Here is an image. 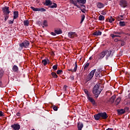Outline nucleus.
<instances>
[{
	"mask_svg": "<svg viewBox=\"0 0 130 130\" xmlns=\"http://www.w3.org/2000/svg\"><path fill=\"white\" fill-rule=\"evenodd\" d=\"M3 76H4V72L3 71H0V78L2 79L3 77Z\"/></svg>",
	"mask_w": 130,
	"mask_h": 130,
	"instance_id": "obj_44",
	"label": "nucleus"
},
{
	"mask_svg": "<svg viewBox=\"0 0 130 130\" xmlns=\"http://www.w3.org/2000/svg\"><path fill=\"white\" fill-rule=\"evenodd\" d=\"M87 0H77V2L79 6H81V5H85L86 4V2Z\"/></svg>",
	"mask_w": 130,
	"mask_h": 130,
	"instance_id": "obj_13",
	"label": "nucleus"
},
{
	"mask_svg": "<svg viewBox=\"0 0 130 130\" xmlns=\"http://www.w3.org/2000/svg\"><path fill=\"white\" fill-rule=\"evenodd\" d=\"M84 91L85 93L86 94L87 98H88V97H89V96H90V94L89 93V91H88V89H85L84 90Z\"/></svg>",
	"mask_w": 130,
	"mask_h": 130,
	"instance_id": "obj_28",
	"label": "nucleus"
},
{
	"mask_svg": "<svg viewBox=\"0 0 130 130\" xmlns=\"http://www.w3.org/2000/svg\"><path fill=\"white\" fill-rule=\"evenodd\" d=\"M101 71V69H98L96 71L95 73V77H98L99 75H100V71Z\"/></svg>",
	"mask_w": 130,
	"mask_h": 130,
	"instance_id": "obj_23",
	"label": "nucleus"
},
{
	"mask_svg": "<svg viewBox=\"0 0 130 130\" xmlns=\"http://www.w3.org/2000/svg\"><path fill=\"white\" fill-rule=\"evenodd\" d=\"M102 33H93L92 36H101Z\"/></svg>",
	"mask_w": 130,
	"mask_h": 130,
	"instance_id": "obj_35",
	"label": "nucleus"
},
{
	"mask_svg": "<svg viewBox=\"0 0 130 130\" xmlns=\"http://www.w3.org/2000/svg\"><path fill=\"white\" fill-rule=\"evenodd\" d=\"M89 59L90 60H91V59H93V57L90 56V57H89Z\"/></svg>",
	"mask_w": 130,
	"mask_h": 130,
	"instance_id": "obj_56",
	"label": "nucleus"
},
{
	"mask_svg": "<svg viewBox=\"0 0 130 130\" xmlns=\"http://www.w3.org/2000/svg\"><path fill=\"white\" fill-rule=\"evenodd\" d=\"M68 37L69 38H75L78 37V35L76 33H68Z\"/></svg>",
	"mask_w": 130,
	"mask_h": 130,
	"instance_id": "obj_11",
	"label": "nucleus"
},
{
	"mask_svg": "<svg viewBox=\"0 0 130 130\" xmlns=\"http://www.w3.org/2000/svg\"><path fill=\"white\" fill-rule=\"evenodd\" d=\"M11 127L14 130H19L20 128H21V126H20V124H14L11 125Z\"/></svg>",
	"mask_w": 130,
	"mask_h": 130,
	"instance_id": "obj_9",
	"label": "nucleus"
},
{
	"mask_svg": "<svg viewBox=\"0 0 130 130\" xmlns=\"http://www.w3.org/2000/svg\"><path fill=\"white\" fill-rule=\"evenodd\" d=\"M104 6V4L102 3H98L96 4V7L98 9H103Z\"/></svg>",
	"mask_w": 130,
	"mask_h": 130,
	"instance_id": "obj_12",
	"label": "nucleus"
},
{
	"mask_svg": "<svg viewBox=\"0 0 130 130\" xmlns=\"http://www.w3.org/2000/svg\"><path fill=\"white\" fill-rule=\"evenodd\" d=\"M53 36H56V34H60V33H51Z\"/></svg>",
	"mask_w": 130,
	"mask_h": 130,
	"instance_id": "obj_49",
	"label": "nucleus"
},
{
	"mask_svg": "<svg viewBox=\"0 0 130 130\" xmlns=\"http://www.w3.org/2000/svg\"><path fill=\"white\" fill-rule=\"evenodd\" d=\"M71 33H76V32H71Z\"/></svg>",
	"mask_w": 130,
	"mask_h": 130,
	"instance_id": "obj_62",
	"label": "nucleus"
},
{
	"mask_svg": "<svg viewBox=\"0 0 130 130\" xmlns=\"http://www.w3.org/2000/svg\"><path fill=\"white\" fill-rule=\"evenodd\" d=\"M36 2L37 4H39V3H40V0H36Z\"/></svg>",
	"mask_w": 130,
	"mask_h": 130,
	"instance_id": "obj_55",
	"label": "nucleus"
},
{
	"mask_svg": "<svg viewBox=\"0 0 130 130\" xmlns=\"http://www.w3.org/2000/svg\"><path fill=\"white\" fill-rule=\"evenodd\" d=\"M87 99L93 105H96V102H95V100L92 99V97H90V96H89L87 97Z\"/></svg>",
	"mask_w": 130,
	"mask_h": 130,
	"instance_id": "obj_10",
	"label": "nucleus"
},
{
	"mask_svg": "<svg viewBox=\"0 0 130 130\" xmlns=\"http://www.w3.org/2000/svg\"><path fill=\"white\" fill-rule=\"evenodd\" d=\"M43 28H44V27H47V20H44L43 22Z\"/></svg>",
	"mask_w": 130,
	"mask_h": 130,
	"instance_id": "obj_27",
	"label": "nucleus"
},
{
	"mask_svg": "<svg viewBox=\"0 0 130 130\" xmlns=\"http://www.w3.org/2000/svg\"><path fill=\"white\" fill-rule=\"evenodd\" d=\"M124 110H125V112H127V111H128V110H129V108L127 107H125Z\"/></svg>",
	"mask_w": 130,
	"mask_h": 130,
	"instance_id": "obj_45",
	"label": "nucleus"
},
{
	"mask_svg": "<svg viewBox=\"0 0 130 130\" xmlns=\"http://www.w3.org/2000/svg\"><path fill=\"white\" fill-rule=\"evenodd\" d=\"M9 9V8L8 6H5L4 7L2 8V12L3 13V15L4 16L5 22H6V21H8V19H9L10 13H11V11H10V10Z\"/></svg>",
	"mask_w": 130,
	"mask_h": 130,
	"instance_id": "obj_4",
	"label": "nucleus"
},
{
	"mask_svg": "<svg viewBox=\"0 0 130 130\" xmlns=\"http://www.w3.org/2000/svg\"><path fill=\"white\" fill-rule=\"evenodd\" d=\"M94 117L95 120H99L100 119H107L108 115H107V113H106V112H104L94 115Z\"/></svg>",
	"mask_w": 130,
	"mask_h": 130,
	"instance_id": "obj_3",
	"label": "nucleus"
},
{
	"mask_svg": "<svg viewBox=\"0 0 130 130\" xmlns=\"http://www.w3.org/2000/svg\"><path fill=\"white\" fill-rule=\"evenodd\" d=\"M0 116H5V115H4V113L2 111H0Z\"/></svg>",
	"mask_w": 130,
	"mask_h": 130,
	"instance_id": "obj_50",
	"label": "nucleus"
},
{
	"mask_svg": "<svg viewBox=\"0 0 130 130\" xmlns=\"http://www.w3.org/2000/svg\"><path fill=\"white\" fill-rule=\"evenodd\" d=\"M103 15H106V13L105 12H104L102 13Z\"/></svg>",
	"mask_w": 130,
	"mask_h": 130,
	"instance_id": "obj_58",
	"label": "nucleus"
},
{
	"mask_svg": "<svg viewBox=\"0 0 130 130\" xmlns=\"http://www.w3.org/2000/svg\"><path fill=\"white\" fill-rule=\"evenodd\" d=\"M42 62L44 66H46V64H47V60L46 59L42 60Z\"/></svg>",
	"mask_w": 130,
	"mask_h": 130,
	"instance_id": "obj_37",
	"label": "nucleus"
},
{
	"mask_svg": "<svg viewBox=\"0 0 130 130\" xmlns=\"http://www.w3.org/2000/svg\"><path fill=\"white\" fill-rule=\"evenodd\" d=\"M12 71H13L14 73H17L18 71H19V68H18V66L14 65L12 68Z\"/></svg>",
	"mask_w": 130,
	"mask_h": 130,
	"instance_id": "obj_17",
	"label": "nucleus"
},
{
	"mask_svg": "<svg viewBox=\"0 0 130 130\" xmlns=\"http://www.w3.org/2000/svg\"><path fill=\"white\" fill-rule=\"evenodd\" d=\"M14 20H15V19H13V20H9V24H14Z\"/></svg>",
	"mask_w": 130,
	"mask_h": 130,
	"instance_id": "obj_46",
	"label": "nucleus"
},
{
	"mask_svg": "<svg viewBox=\"0 0 130 130\" xmlns=\"http://www.w3.org/2000/svg\"><path fill=\"white\" fill-rule=\"evenodd\" d=\"M121 18H124V15H120L118 17L117 19L118 20V21H119L120 20H123V19H120Z\"/></svg>",
	"mask_w": 130,
	"mask_h": 130,
	"instance_id": "obj_41",
	"label": "nucleus"
},
{
	"mask_svg": "<svg viewBox=\"0 0 130 130\" xmlns=\"http://www.w3.org/2000/svg\"><path fill=\"white\" fill-rule=\"evenodd\" d=\"M74 79H75V77L73 76V77H71V80L72 81H74Z\"/></svg>",
	"mask_w": 130,
	"mask_h": 130,
	"instance_id": "obj_54",
	"label": "nucleus"
},
{
	"mask_svg": "<svg viewBox=\"0 0 130 130\" xmlns=\"http://www.w3.org/2000/svg\"><path fill=\"white\" fill-rule=\"evenodd\" d=\"M111 36L112 38H115V37H120L119 35H114L113 34H111Z\"/></svg>",
	"mask_w": 130,
	"mask_h": 130,
	"instance_id": "obj_33",
	"label": "nucleus"
},
{
	"mask_svg": "<svg viewBox=\"0 0 130 130\" xmlns=\"http://www.w3.org/2000/svg\"><path fill=\"white\" fill-rule=\"evenodd\" d=\"M51 75L53 77V78H54L55 79L57 78L58 76L55 72H52Z\"/></svg>",
	"mask_w": 130,
	"mask_h": 130,
	"instance_id": "obj_25",
	"label": "nucleus"
},
{
	"mask_svg": "<svg viewBox=\"0 0 130 130\" xmlns=\"http://www.w3.org/2000/svg\"><path fill=\"white\" fill-rule=\"evenodd\" d=\"M84 20H85V15H82L81 16V20L80 23L82 24V23H83V22H84Z\"/></svg>",
	"mask_w": 130,
	"mask_h": 130,
	"instance_id": "obj_36",
	"label": "nucleus"
},
{
	"mask_svg": "<svg viewBox=\"0 0 130 130\" xmlns=\"http://www.w3.org/2000/svg\"><path fill=\"white\" fill-rule=\"evenodd\" d=\"M95 72H96V69L93 70L90 72L89 74H88L86 77V80L87 82L90 81V80H92V78H93V77H94Z\"/></svg>",
	"mask_w": 130,
	"mask_h": 130,
	"instance_id": "obj_5",
	"label": "nucleus"
},
{
	"mask_svg": "<svg viewBox=\"0 0 130 130\" xmlns=\"http://www.w3.org/2000/svg\"><path fill=\"white\" fill-rule=\"evenodd\" d=\"M112 52V51L111 50H104L102 52L100 53L98 55V58L99 60H101L103 58H104V57L106 56L105 59L106 60H108V58H109V56L111 55V53Z\"/></svg>",
	"mask_w": 130,
	"mask_h": 130,
	"instance_id": "obj_2",
	"label": "nucleus"
},
{
	"mask_svg": "<svg viewBox=\"0 0 130 130\" xmlns=\"http://www.w3.org/2000/svg\"><path fill=\"white\" fill-rule=\"evenodd\" d=\"M119 26L121 27H123L125 25V22L124 21H120L119 23Z\"/></svg>",
	"mask_w": 130,
	"mask_h": 130,
	"instance_id": "obj_29",
	"label": "nucleus"
},
{
	"mask_svg": "<svg viewBox=\"0 0 130 130\" xmlns=\"http://www.w3.org/2000/svg\"><path fill=\"white\" fill-rule=\"evenodd\" d=\"M53 110H54V111H57V107H56V106H53Z\"/></svg>",
	"mask_w": 130,
	"mask_h": 130,
	"instance_id": "obj_43",
	"label": "nucleus"
},
{
	"mask_svg": "<svg viewBox=\"0 0 130 130\" xmlns=\"http://www.w3.org/2000/svg\"><path fill=\"white\" fill-rule=\"evenodd\" d=\"M75 7H77L78 9H79L82 13H86V6H85V5H81V6H80L77 4H75Z\"/></svg>",
	"mask_w": 130,
	"mask_h": 130,
	"instance_id": "obj_6",
	"label": "nucleus"
},
{
	"mask_svg": "<svg viewBox=\"0 0 130 130\" xmlns=\"http://www.w3.org/2000/svg\"><path fill=\"white\" fill-rule=\"evenodd\" d=\"M23 23H24V26H29V21L28 20H24Z\"/></svg>",
	"mask_w": 130,
	"mask_h": 130,
	"instance_id": "obj_34",
	"label": "nucleus"
},
{
	"mask_svg": "<svg viewBox=\"0 0 130 130\" xmlns=\"http://www.w3.org/2000/svg\"><path fill=\"white\" fill-rule=\"evenodd\" d=\"M20 113L19 112H18V113L16 114V115H17V116H20Z\"/></svg>",
	"mask_w": 130,
	"mask_h": 130,
	"instance_id": "obj_53",
	"label": "nucleus"
},
{
	"mask_svg": "<svg viewBox=\"0 0 130 130\" xmlns=\"http://www.w3.org/2000/svg\"><path fill=\"white\" fill-rule=\"evenodd\" d=\"M13 14H14V16H13L14 20L17 19V18L19 17V12L14 11Z\"/></svg>",
	"mask_w": 130,
	"mask_h": 130,
	"instance_id": "obj_16",
	"label": "nucleus"
},
{
	"mask_svg": "<svg viewBox=\"0 0 130 130\" xmlns=\"http://www.w3.org/2000/svg\"><path fill=\"white\" fill-rule=\"evenodd\" d=\"M115 19L113 18V17L112 16H111L110 18H109V22L110 23H112V22H114V21H115Z\"/></svg>",
	"mask_w": 130,
	"mask_h": 130,
	"instance_id": "obj_31",
	"label": "nucleus"
},
{
	"mask_svg": "<svg viewBox=\"0 0 130 130\" xmlns=\"http://www.w3.org/2000/svg\"><path fill=\"white\" fill-rule=\"evenodd\" d=\"M118 114H123V113H124L125 112V110L123 109H118L117 110Z\"/></svg>",
	"mask_w": 130,
	"mask_h": 130,
	"instance_id": "obj_18",
	"label": "nucleus"
},
{
	"mask_svg": "<svg viewBox=\"0 0 130 130\" xmlns=\"http://www.w3.org/2000/svg\"><path fill=\"white\" fill-rule=\"evenodd\" d=\"M77 126H78V130H82V128H83V123L82 122H78V124H77Z\"/></svg>",
	"mask_w": 130,
	"mask_h": 130,
	"instance_id": "obj_15",
	"label": "nucleus"
},
{
	"mask_svg": "<svg viewBox=\"0 0 130 130\" xmlns=\"http://www.w3.org/2000/svg\"><path fill=\"white\" fill-rule=\"evenodd\" d=\"M46 10L44 8H39V12H46Z\"/></svg>",
	"mask_w": 130,
	"mask_h": 130,
	"instance_id": "obj_40",
	"label": "nucleus"
},
{
	"mask_svg": "<svg viewBox=\"0 0 130 130\" xmlns=\"http://www.w3.org/2000/svg\"><path fill=\"white\" fill-rule=\"evenodd\" d=\"M77 69H78V63L77 61H75V67L74 68L73 72H74V73H76V72H77Z\"/></svg>",
	"mask_w": 130,
	"mask_h": 130,
	"instance_id": "obj_22",
	"label": "nucleus"
},
{
	"mask_svg": "<svg viewBox=\"0 0 130 130\" xmlns=\"http://www.w3.org/2000/svg\"><path fill=\"white\" fill-rule=\"evenodd\" d=\"M44 5H45V6H51V5H52V1L50 0H46Z\"/></svg>",
	"mask_w": 130,
	"mask_h": 130,
	"instance_id": "obj_14",
	"label": "nucleus"
},
{
	"mask_svg": "<svg viewBox=\"0 0 130 130\" xmlns=\"http://www.w3.org/2000/svg\"><path fill=\"white\" fill-rule=\"evenodd\" d=\"M115 98H116V96L115 95H113L110 99V102H111L112 103H113L114 102V100H115Z\"/></svg>",
	"mask_w": 130,
	"mask_h": 130,
	"instance_id": "obj_21",
	"label": "nucleus"
},
{
	"mask_svg": "<svg viewBox=\"0 0 130 130\" xmlns=\"http://www.w3.org/2000/svg\"><path fill=\"white\" fill-rule=\"evenodd\" d=\"M58 67V65L57 64H56L55 65H54L52 67L53 70H54L55 71H56L57 70V67Z\"/></svg>",
	"mask_w": 130,
	"mask_h": 130,
	"instance_id": "obj_39",
	"label": "nucleus"
},
{
	"mask_svg": "<svg viewBox=\"0 0 130 130\" xmlns=\"http://www.w3.org/2000/svg\"><path fill=\"white\" fill-rule=\"evenodd\" d=\"M52 5H50V8L51 9H55L57 8V5L56 3L52 2Z\"/></svg>",
	"mask_w": 130,
	"mask_h": 130,
	"instance_id": "obj_19",
	"label": "nucleus"
},
{
	"mask_svg": "<svg viewBox=\"0 0 130 130\" xmlns=\"http://www.w3.org/2000/svg\"><path fill=\"white\" fill-rule=\"evenodd\" d=\"M19 107H20V108H22V107H21V106H19Z\"/></svg>",
	"mask_w": 130,
	"mask_h": 130,
	"instance_id": "obj_61",
	"label": "nucleus"
},
{
	"mask_svg": "<svg viewBox=\"0 0 130 130\" xmlns=\"http://www.w3.org/2000/svg\"><path fill=\"white\" fill-rule=\"evenodd\" d=\"M98 77H99V78H101L102 77V74H100L98 76Z\"/></svg>",
	"mask_w": 130,
	"mask_h": 130,
	"instance_id": "obj_57",
	"label": "nucleus"
},
{
	"mask_svg": "<svg viewBox=\"0 0 130 130\" xmlns=\"http://www.w3.org/2000/svg\"><path fill=\"white\" fill-rule=\"evenodd\" d=\"M120 6L122 8H126L127 6V2L125 0H121L120 2Z\"/></svg>",
	"mask_w": 130,
	"mask_h": 130,
	"instance_id": "obj_8",
	"label": "nucleus"
},
{
	"mask_svg": "<svg viewBox=\"0 0 130 130\" xmlns=\"http://www.w3.org/2000/svg\"><path fill=\"white\" fill-rule=\"evenodd\" d=\"M40 36H41V37H42V35H40Z\"/></svg>",
	"mask_w": 130,
	"mask_h": 130,
	"instance_id": "obj_63",
	"label": "nucleus"
},
{
	"mask_svg": "<svg viewBox=\"0 0 130 130\" xmlns=\"http://www.w3.org/2000/svg\"><path fill=\"white\" fill-rule=\"evenodd\" d=\"M98 33H102L101 31H99Z\"/></svg>",
	"mask_w": 130,
	"mask_h": 130,
	"instance_id": "obj_60",
	"label": "nucleus"
},
{
	"mask_svg": "<svg viewBox=\"0 0 130 130\" xmlns=\"http://www.w3.org/2000/svg\"><path fill=\"white\" fill-rule=\"evenodd\" d=\"M114 41L115 42H117V41H118V39L117 38L115 39Z\"/></svg>",
	"mask_w": 130,
	"mask_h": 130,
	"instance_id": "obj_52",
	"label": "nucleus"
},
{
	"mask_svg": "<svg viewBox=\"0 0 130 130\" xmlns=\"http://www.w3.org/2000/svg\"><path fill=\"white\" fill-rule=\"evenodd\" d=\"M105 17L103 15H100L99 17V20L100 21H104Z\"/></svg>",
	"mask_w": 130,
	"mask_h": 130,
	"instance_id": "obj_26",
	"label": "nucleus"
},
{
	"mask_svg": "<svg viewBox=\"0 0 130 130\" xmlns=\"http://www.w3.org/2000/svg\"><path fill=\"white\" fill-rule=\"evenodd\" d=\"M10 37H15V36H16V34H10Z\"/></svg>",
	"mask_w": 130,
	"mask_h": 130,
	"instance_id": "obj_47",
	"label": "nucleus"
},
{
	"mask_svg": "<svg viewBox=\"0 0 130 130\" xmlns=\"http://www.w3.org/2000/svg\"><path fill=\"white\" fill-rule=\"evenodd\" d=\"M120 53L121 54L120 55H122V52H120Z\"/></svg>",
	"mask_w": 130,
	"mask_h": 130,
	"instance_id": "obj_59",
	"label": "nucleus"
},
{
	"mask_svg": "<svg viewBox=\"0 0 130 130\" xmlns=\"http://www.w3.org/2000/svg\"><path fill=\"white\" fill-rule=\"evenodd\" d=\"M68 71L69 72H72V73H74V70L72 69H69Z\"/></svg>",
	"mask_w": 130,
	"mask_h": 130,
	"instance_id": "obj_51",
	"label": "nucleus"
},
{
	"mask_svg": "<svg viewBox=\"0 0 130 130\" xmlns=\"http://www.w3.org/2000/svg\"><path fill=\"white\" fill-rule=\"evenodd\" d=\"M121 101V99L120 98H118L116 99V100L115 101V104H116V106H117V105H118V104H119Z\"/></svg>",
	"mask_w": 130,
	"mask_h": 130,
	"instance_id": "obj_20",
	"label": "nucleus"
},
{
	"mask_svg": "<svg viewBox=\"0 0 130 130\" xmlns=\"http://www.w3.org/2000/svg\"><path fill=\"white\" fill-rule=\"evenodd\" d=\"M29 44L30 43H29V41L25 40L23 41L21 44H20L19 46L22 48H23V47H24L25 48H26V47H27V46H29Z\"/></svg>",
	"mask_w": 130,
	"mask_h": 130,
	"instance_id": "obj_7",
	"label": "nucleus"
},
{
	"mask_svg": "<svg viewBox=\"0 0 130 130\" xmlns=\"http://www.w3.org/2000/svg\"><path fill=\"white\" fill-rule=\"evenodd\" d=\"M94 33H97V32H95Z\"/></svg>",
	"mask_w": 130,
	"mask_h": 130,
	"instance_id": "obj_64",
	"label": "nucleus"
},
{
	"mask_svg": "<svg viewBox=\"0 0 130 130\" xmlns=\"http://www.w3.org/2000/svg\"><path fill=\"white\" fill-rule=\"evenodd\" d=\"M0 87L1 88H4V84H3V82H2V81H0Z\"/></svg>",
	"mask_w": 130,
	"mask_h": 130,
	"instance_id": "obj_48",
	"label": "nucleus"
},
{
	"mask_svg": "<svg viewBox=\"0 0 130 130\" xmlns=\"http://www.w3.org/2000/svg\"><path fill=\"white\" fill-rule=\"evenodd\" d=\"M56 73L57 75H61L63 73V71L61 70H59L57 71Z\"/></svg>",
	"mask_w": 130,
	"mask_h": 130,
	"instance_id": "obj_38",
	"label": "nucleus"
},
{
	"mask_svg": "<svg viewBox=\"0 0 130 130\" xmlns=\"http://www.w3.org/2000/svg\"><path fill=\"white\" fill-rule=\"evenodd\" d=\"M55 33H62V31L60 28H57L55 29Z\"/></svg>",
	"mask_w": 130,
	"mask_h": 130,
	"instance_id": "obj_32",
	"label": "nucleus"
},
{
	"mask_svg": "<svg viewBox=\"0 0 130 130\" xmlns=\"http://www.w3.org/2000/svg\"><path fill=\"white\" fill-rule=\"evenodd\" d=\"M103 90V87H102V84L100 83H96L92 89V93L94 94L95 98H98L99 95L101 94V92H102Z\"/></svg>",
	"mask_w": 130,
	"mask_h": 130,
	"instance_id": "obj_1",
	"label": "nucleus"
},
{
	"mask_svg": "<svg viewBox=\"0 0 130 130\" xmlns=\"http://www.w3.org/2000/svg\"><path fill=\"white\" fill-rule=\"evenodd\" d=\"M89 66H90V63H89L88 62L86 63L84 67V70L86 71V70H87V69H88Z\"/></svg>",
	"mask_w": 130,
	"mask_h": 130,
	"instance_id": "obj_30",
	"label": "nucleus"
},
{
	"mask_svg": "<svg viewBox=\"0 0 130 130\" xmlns=\"http://www.w3.org/2000/svg\"><path fill=\"white\" fill-rule=\"evenodd\" d=\"M70 3L71 4H73V5H74V6H76V5H77V3L76 2V1H74V0H70Z\"/></svg>",
	"mask_w": 130,
	"mask_h": 130,
	"instance_id": "obj_42",
	"label": "nucleus"
},
{
	"mask_svg": "<svg viewBox=\"0 0 130 130\" xmlns=\"http://www.w3.org/2000/svg\"><path fill=\"white\" fill-rule=\"evenodd\" d=\"M30 9L32 10L34 12H39V8H35L34 7H31Z\"/></svg>",
	"mask_w": 130,
	"mask_h": 130,
	"instance_id": "obj_24",
	"label": "nucleus"
}]
</instances>
